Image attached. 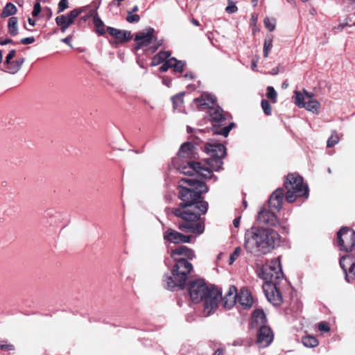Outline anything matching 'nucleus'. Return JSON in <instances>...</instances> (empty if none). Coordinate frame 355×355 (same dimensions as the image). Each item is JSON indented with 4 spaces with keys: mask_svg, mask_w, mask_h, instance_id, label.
<instances>
[{
    "mask_svg": "<svg viewBox=\"0 0 355 355\" xmlns=\"http://www.w3.org/2000/svg\"><path fill=\"white\" fill-rule=\"evenodd\" d=\"M178 189L182 202L172 210L175 216L182 219L178 227L185 233L200 235L204 232L205 225L200 220V216L207 212L208 203L199 200L208 188L204 182L193 178H185L179 180Z\"/></svg>",
    "mask_w": 355,
    "mask_h": 355,
    "instance_id": "obj_1",
    "label": "nucleus"
},
{
    "mask_svg": "<svg viewBox=\"0 0 355 355\" xmlns=\"http://www.w3.org/2000/svg\"><path fill=\"white\" fill-rule=\"evenodd\" d=\"M279 241L280 236L275 230L253 227L245 233L244 248L248 253L261 257L271 252Z\"/></svg>",
    "mask_w": 355,
    "mask_h": 355,
    "instance_id": "obj_2",
    "label": "nucleus"
},
{
    "mask_svg": "<svg viewBox=\"0 0 355 355\" xmlns=\"http://www.w3.org/2000/svg\"><path fill=\"white\" fill-rule=\"evenodd\" d=\"M205 151L209 157L205 159V163L189 162L187 165H182L179 168L180 173L189 177L195 173L199 174L205 178H211L212 171H218L222 168L223 159L226 155V148L221 144H207Z\"/></svg>",
    "mask_w": 355,
    "mask_h": 355,
    "instance_id": "obj_3",
    "label": "nucleus"
},
{
    "mask_svg": "<svg viewBox=\"0 0 355 355\" xmlns=\"http://www.w3.org/2000/svg\"><path fill=\"white\" fill-rule=\"evenodd\" d=\"M189 296L194 303L203 302V315L205 317L215 313L222 300L221 291L216 287L208 286L202 279L191 283Z\"/></svg>",
    "mask_w": 355,
    "mask_h": 355,
    "instance_id": "obj_4",
    "label": "nucleus"
},
{
    "mask_svg": "<svg viewBox=\"0 0 355 355\" xmlns=\"http://www.w3.org/2000/svg\"><path fill=\"white\" fill-rule=\"evenodd\" d=\"M216 101V97L207 92L203 93L200 98L194 100V102L199 108H209V115L212 123L214 134L220 135L226 137L234 126V123H227V116L223 114V110L220 107H214L211 106Z\"/></svg>",
    "mask_w": 355,
    "mask_h": 355,
    "instance_id": "obj_5",
    "label": "nucleus"
},
{
    "mask_svg": "<svg viewBox=\"0 0 355 355\" xmlns=\"http://www.w3.org/2000/svg\"><path fill=\"white\" fill-rule=\"evenodd\" d=\"M284 187L286 189V199L288 202H293L297 198H308V187L304 184L302 178L297 174L288 175Z\"/></svg>",
    "mask_w": 355,
    "mask_h": 355,
    "instance_id": "obj_6",
    "label": "nucleus"
},
{
    "mask_svg": "<svg viewBox=\"0 0 355 355\" xmlns=\"http://www.w3.org/2000/svg\"><path fill=\"white\" fill-rule=\"evenodd\" d=\"M259 275L265 280V284L277 283L278 280L283 277L279 259H273L264 264Z\"/></svg>",
    "mask_w": 355,
    "mask_h": 355,
    "instance_id": "obj_7",
    "label": "nucleus"
},
{
    "mask_svg": "<svg viewBox=\"0 0 355 355\" xmlns=\"http://www.w3.org/2000/svg\"><path fill=\"white\" fill-rule=\"evenodd\" d=\"M337 244L340 250L351 251L355 245V232L348 227L341 228L337 233Z\"/></svg>",
    "mask_w": 355,
    "mask_h": 355,
    "instance_id": "obj_8",
    "label": "nucleus"
},
{
    "mask_svg": "<svg viewBox=\"0 0 355 355\" xmlns=\"http://www.w3.org/2000/svg\"><path fill=\"white\" fill-rule=\"evenodd\" d=\"M193 270V266L187 259H182L175 261V264L172 270V275L177 278L180 284H185L188 277Z\"/></svg>",
    "mask_w": 355,
    "mask_h": 355,
    "instance_id": "obj_9",
    "label": "nucleus"
},
{
    "mask_svg": "<svg viewBox=\"0 0 355 355\" xmlns=\"http://www.w3.org/2000/svg\"><path fill=\"white\" fill-rule=\"evenodd\" d=\"M154 29L153 28H148L142 31L137 33L135 35V49H144L146 51L148 46L156 40V37L153 35Z\"/></svg>",
    "mask_w": 355,
    "mask_h": 355,
    "instance_id": "obj_10",
    "label": "nucleus"
},
{
    "mask_svg": "<svg viewBox=\"0 0 355 355\" xmlns=\"http://www.w3.org/2000/svg\"><path fill=\"white\" fill-rule=\"evenodd\" d=\"M164 239L166 242L180 244V243H190L194 241V237L190 235H184L173 229H168L164 233Z\"/></svg>",
    "mask_w": 355,
    "mask_h": 355,
    "instance_id": "obj_11",
    "label": "nucleus"
},
{
    "mask_svg": "<svg viewBox=\"0 0 355 355\" xmlns=\"http://www.w3.org/2000/svg\"><path fill=\"white\" fill-rule=\"evenodd\" d=\"M277 283L265 284L263 286L268 300L274 306H279L283 302L282 296L277 287Z\"/></svg>",
    "mask_w": 355,
    "mask_h": 355,
    "instance_id": "obj_12",
    "label": "nucleus"
},
{
    "mask_svg": "<svg viewBox=\"0 0 355 355\" xmlns=\"http://www.w3.org/2000/svg\"><path fill=\"white\" fill-rule=\"evenodd\" d=\"M170 257L175 261L185 259L192 260L196 257L194 251L184 245H180L171 250L169 252Z\"/></svg>",
    "mask_w": 355,
    "mask_h": 355,
    "instance_id": "obj_13",
    "label": "nucleus"
},
{
    "mask_svg": "<svg viewBox=\"0 0 355 355\" xmlns=\"http://www.w3.org/2000/svg\"><path fill=\"white\" fill-rule=\"evenodd\" d=\"M273 334L267 326H261L257 333V344L260 347H266L273 340Z\"/></svg>",
    "mask_w": 355,
    "mask_h": 355,
    "instance_id": "obj_14",
    "label": "nucleus"
},
{
    "mask_svg": "<svg viewBox=\"0 0 355 355\" xmlns=\"http://www.w3.org/2000/svg\"><path fill=\"white\" fill-rule=\"evenodd\" d=\"M274 210H268L266 208H263L258 214V220L268 226L275 227L279 224L278 219L274 213Z\"/></svg>",
    "mask_w": 355,
    "mask_h": 355,
    "instance_id": "obj_15",
    "label": "nucleus"
},
{
    "mask_svg": "<svg viewBox=\"0 0 355 355\" xmlns=\"http://www.w3.org/2000/svg\"><path fill=\"white\" fill-rule=\"evenodd\" d=\"M237 304L243 309H250L253 304V299L249 291L242 288L240 292L237 293Z\"/></svg>",
    "mask_w": 355,
    "mask_h": 355,
    "instance_id": "obj_16",
    "label": "nucleus"
},
{
    "mask_svg": "<svg viewBox=\"0 0 355 355\" xmlns=\"http://www.w3.org/2000/svg\"><path fill=\"white\" fill-rule=\"evenodd\" d=\"M223 306L225 309H231L237 304V289L231 286L223 299Z\"/></svg>",
    "mask_w": 355,
    "mask_h": 355,
    "instance_id": "obj_17",
    "label": "nucleus"
},
{
    "mask_svg": "<svg viewBox=\"0 0 355 355\" xmlns=\"http://www.w3.org/2000/svg\"><path fill=\"white\" fill-rule=\"evenodd\" d=\"M340 265L344 272L347 275H355V260L350 256H344L340 260Z\"/></svg>",
    "mask_w": 355,
    "mask_h": 355,
    "instance_id": "obj_18",
    "label": "nucleus"
},
{
    "mask_svg": "<svg viewBox=\"0 0 355 355\" xmlns=\"http://www.w3.org/2000/svg\"><path fill=\"white\" fill-rule=\"evenodd\" d=\"M107 32L113 36L119 42H125L130 40V32L127 31H121L112 27H107Z\"/></svg>",
    "mask_w": 355,
    "mask_h": 355,
    "instance_id": "obj_19",
    "label": "nucleus"
},
{
    "mask_svg": "<svg viewBox=\"0 0 355 355\" xmlns=\"http://www.w3.org/2000/svg\"><path fill=\"white\" fill-rule=\"evenodd\" d=\"M80 13L81 10L78 9H73L71 11H70L67 15H62L58 16L56 18L64 22L70 26V25H71L74 22V20L78 17V15Z\"/></svg>",
    "mask_w": 355,
    "mask_h": 355,
    "instance_id": "obj_20",
    "label": "nucleus"
},
{
    "mask_svg": "<svg viewBox=\"0 0 355 355\" xmlns=\"http://www.w3.org/2000/svg\"><path fill=\"white\" fill-rule=\"evenodd\" d=\"M252 322V324L255 323L257 325L263 326L266 322V316L263 311L256 309L253 312Z\"/></svg>",
    "mask_w": 355,
    "mask_h": 355,
    "instance_id": "obj_21",
    "label": "nucleus"
},
{
    "mask_svg": "<svg viewBox=\"0 0 355 355\" xmlns=\"http://www.w3.org/2000/svg\"><path fill=\"white\" fill-rule=\"evenodd\" d=\"M24 60L23 58L10 61L9 63L4 64L6 65L7 71L10 73H16L21 67Z\"/></svg>",
    "mask_w": 355,
    "mask_h": 355,
    "instance_id": "obj_22",
    "label": "nucleus"
},
{
    "mask_svg": "<svg viewBox=\"0 0 355 355\" xmlns=\"http://www.w3.org/2000/svg\"><path fill=\"white\" fill-rule=\"evenodd\" d=\"M163 282L164 286L168 289H173L176 286L182 287L185 284L179 283L177 278L175 277L173 275V277L169 275L164 276Z\"/></svg>",
    "mask_w": 355,
    "mask_h": 355,
    "instance_id": "obj_23",
    "label": "nucleus"
},
{
    "mask_svg": "<svg viewBox=\"0 0 355 355\" xmlns=\"http://www.w3.org/2000/svg\"><path fill=\"white\" fill-rule=\"evenodd\" d=\"M302 108H305L309 112L317 114L320 108V103L316 99H309V101H306L305 106Z\"/></svg>",
    "mask_w": 355,
    "mask_h": 355,
    "instance_id": "obj_24",
    "label": "nucleus"
},
{
    "mask_svg": "<svg viewBox=\"0 0 355 355\" xmlns=\"http://www.w3.org/2000/svg\"><path fill=\"white\" fill-rule=\"evenodd\" d=\"M193 146L190 143L183 144L178 152V155L183 158H189L192 155Z\"/></svg>",
    "mask_w": 355,
    "mask_h": 355,
    "instance_id": "obj_25",
    "label": "nucleus"
},
{
    "mask_svg": "<svg viewBox=\"0 0 355 355\" xmlns=\"http://www.w3.org/2000/svg\"><path fill=\"white\" fill-rule=\"evenodd\" d=\"M170 55L171 54L168 51L159 52L157 55L153 57L152 60V65L156 66L163 62H165L166 60L168 59Z\"/></svg>",
    "mask_w": 355,
    "mask_h": 355,
    "instance_id": "obj_26",
    "label": "nucleus"
},
{
    "mask_svg": "<svg viewBox=\"0 0 355 355\" xmlns=\"http://www.w3.org/2000/svg\"><path fill=\"white\" fill-rule=\"evenodd\" d=\"M8 32L11 36H16L18 34L17 19L11 17L8 19Z\"/></svg>",
    "mask_w": 355,
    "mask_h": 355,
    "instance_id": "obj_27",
    "label": "nucleus"
},
{
    "mask_svg": "<svg viewBox=\"0 0 355 355\" xmlns=\"http://www.w3.org/2000/svg\"><path fill=\"white\" fill-rule=\"evenodd\" d=\"M17 11V7L12 3H8L3 9L2 17H7L15 15Z\"/></svg>",
    "mask_w": 355,
    "mask_h": 355,
    "instance_id": "obj_28",
    "label": "nucleus"
},
{
    "mask_svg": "<svg viewBox=\"0 0 355 355\" xmlns=\"http://www.w3.org/2000/svg\"><path fill=\"white\" fill-rule=\"evenodd\" d=\"M294 94H295V96H294L295 104L298 107L302 108L304 106H305V103H306V99H305L304 95L299 91H295Z\"/></svg>",
    "mask_w": 355,
    "mask_h": 355,
    "instance_id": "obj_29",
    "label": "nucleus"
},
{
    "mask_svg": "<svg viewBox=\"0 0 355 355\" xmlns=\"http://www.w3.org/2000/svg\"><path fill=\"white\" fill-rule=\"evenodd\" d=\"M302 343L307 347H314L318 345V341L314 336H306L302 338Z\"/></svg>",
    "mask_w": 355,
    "mask_h": 355,
    "instance_id": "obj_30",
    "label": "nucleus"
},
{
    "mask_svg": "<svg viewBox=\"0 0 355 355\" xmlns=\"http://www.w3.org/2000/svg\"><path fill=\"white\" fill-rule=\"evenodd\" d=\"M93 21L96 27V32L99 35H103L105 33V24L103 21L99 18L98 15H95L94 17Z\"/></svg>",
    "mask_w": 355,
    "mask_h": 355,
    "instance_id": "obj_31",
    "label": "nucleus"
},
{
    "mask_svg": "<svg viewBox=\"0 0 355 355\" xmlns=\"http://www.w3.org/2000/svg\"><path fill=\"white\" fill-rule=\"evenodd\" d=\"M272 47V38L271 37H267L265 39L263 44V55L267 58L269 53Z\"/></svg>",
    "mask_w": 355,
    "mask_h": 355,
    "instance_id": "obj_32",
    "label": "nucleus"
},
{
    "mask_svg": "<svg viewBox=\"0 0 355 355\" xmlns=\"http://www.w3.org/2000/svg\"><path fill=\"white\" fill-rule=\"evenodd\" d=\"M275 197H270L268 200V206L270 209L274 211H279L282 208V203L280 202L279 200H275Z\"/></svg>",
    "mask_w": 355,
    "mask_h": 355,
    "instance_id": "obj_33",
    "label": "nucleus"
},
{
    "mask_svg": "<svg viewBox=\"0 0 355 355\" xmlns=\"http://www.w3.org/2000/svg\"><path fill=\"white\" fill-rule=\"evenodd\" d=\"M265 27L270 32L273 31L276 26V20L275 18L266 17L263 21Z\"/></svg>",
    "mask_w": 355,
    "mask_h": 355,
    "instance_id": "obj_34",
    "label": "nucleus"
},
{
    "mask_svg": "<svg viewBox=\"0 0 355 355\" xmlns=\"http://www.w3.org/2000/svg\"><path fill=\"white\" fill-rule=\"evenodd\" d=\"M173 63H175V58H171L166 60L164 63L160 67L159 71L162 72L166 71L169 68L172 67Z\"/></svg>",
    "mask_w": 355,
    "mask_h": 355,
    "instance_id": "obj_35",
    "label": "nucleus"
},
{
    "mask_svg": "<svg viewBox=\"0 0 355 355\" xmlns=\"http://www.w3.org/2000/svg\"><path fill=\"white\" fill-rule=\"evenodd\" d=\"M339 141H340V137L336 132H334L332 133V135H331V137L327 140V147L330 148V147L334 146V145L338 144Z\"/></svg>",
    "mask_w": 355,
    "mask_h": 355,
    "instance_id": "obj_36",
    "label": "nucleus"
},
{
    "mask_svg": "<svg viewBox=\"0 0 355 355\" xmlns=\"http://www.w3.org/2000/svg\"><path fill=\"white\" fill-rule=\"evenodd\" d=\"M172 101L173 103V107L174 109H177L178 107H180L183 104V94H180L174 96L172 98Z\"/></svg>",
    "mask_w": 355,
    "mask_h": 355,
    "instance_id": "obj_37",
    "label": "nucleus"
},
{
    "mask_svg": "<svg viewBox=\"0 0 355 355\" xmlns=\"http://www.w3.org/2000/svg\"><path fill=\"white\" fill-rule=\"evenodd\" d=\"M242 252V249L241 247H237L235 248L234 251L231 254L229 259V264L232 265L235 261V260L240 256Z\"/></svg>",
    "mask_w": 355,
    "mask_h": 355,
    "instance_id": "obj_38",
    "label": "nucleus"
},
{
    "mask_svg": "<svg viewBox=\"0 0 355 355\" xmlns=\"http://www.w3.org/2000/svg\"><path fill=\"white\" fill-rule=\"evenodd\" d=\"M284 196V191L282 189H276L270 196V197H275V200H279L280 202H283V198Z\"/></svg>",
    "mask_w": 355,
    "mask_h": 355,
    "instance_id": "obj_39",
    "label": "nucleus"
},
{
    "mask_svg": "<svg viewBox=\"0 0 355 355\" xmlns=\"http://www.w3.org/2000/svg\"><path fill=\"white\" fill-rule=\"evenodd\" d=\"M266 96L268 98H270L273 103L276 102L277 94L272 87H268Z\"/></svg>",
    "mask_w": 355,
    "mask_h": 355,
    "instance_id": "obj_40",
    "label": "nucleus"
},
{
    "mask_svg": "<svg viewBox=\"0 0 355 355\" xmlns=\"http://www.w3.org/2000/svg\"><path fill=\"white\" fill-rule=\"evenodd\" d=\"M261 107L266 115H270L272 112V107L268 101L262 100Z\"/></svg>",
    "mask_w": 355,
    "mask_h": 355,
    "instance_id": "obj_41",
    "label": "nucleus"
},
{
    "mask_svg": "<svg viewBox=\"0 0 355 355\" xmlns=\"http://www.w3.org/2000/svg\"><path fill=\"white\" fill-rule=\"evenodd\" d=\"M140 19L139 15L133 14L132 12H128L126 17V20L129 23H137Z\"/></svg>",
    "mask_w": 355,
    "mask_h": 355,
    "instance_id": "obj_42",
    "label": "nucleus"
},
{
    "mask_svg": "<svg viewBox=\"0 0 355 355\" xmlns=\"http://www.w3.org/2000/svg\"><path fill=\"white\" fill-rule=\"evenodd\" d=\"M185 65V63L182 61L177 60L175 59V63H173L172 67L173 68L175 71L177 72H182L183 70V68Z\"/></svg>",
    "mask_w": 355,
    "mask_h": 355,
    "instance_id": "obj_43",
    "label": "nucleus"
},
{
    "mask_svg": "<svg viewBox=\"0 0 355 355\" xmlns=\"http://www.w3.org/2000/svg\"><path fill=\"white\" fill-rule=\"evenodd\" d=\"M69 7L68 0H60L58 6V12L60 13L64 11Z\"/></svg>",
    "mask_w": 355,
    "mask_h": 355,
    "instance_id": "obj_44",
    "label": "nucleus"
},
{
    "mask_svg": "<svg viewBox=\"0 0 355 355\" xmlns=\"http://www.w3.org/2000/svg\"><path fill=\"white\" fill-rule=\"evenodd\" d=\"M55 22H56L57 25L60 27V31L62 33H65L67 29L69 27V25H67V24H65L63 21L59 20L57 18H55Z\"/></svg>",
    "mask_w": 355,
    "mask_h": 355,
    "instance_id": "obj_45",
    "label": "nucleus"
},
{
    "mask_svg": "<svg viewBox=\"0 0 355 355\" xmlns=\"http://www.w3.org/2000/svg\"><path fill=\"white\" fill-rule=\"evenodd\" d=\"M15 349V347L11 344L0 343V350L3 351H12Z\"/></svg>",
    "mask_w": 355,
    "mask_h": 355,
    "instance_id": "obj_46",
    "label": "nucleus"
},
{
    "mask_svg": "<svg viewBox=\"0 0 355 355\" xmlns=\"http://www.w3.org/2000/svg\"><path fill=\"white\" fill-rule=\"evenodd\" d=\"M318 329L320 331L328 332L330 330V328L327 323L322 322L318 324Z\"/></svg>",
    "mask_w": 355,
    "mask_h": 355,
    "instance_id": "obj_47",
    "label": "nucleus"
},
{
    "mask_svg": "<svg viewBox=\"0 0 355 355\" xmlns=\"http://www.w3.org/2000/svg\"><path fill=\"white\" fill-rule=\"evenodd\" d=\"M41 12V6L40 3H36L34 6L33 10L32 15L33 17L37 16Z\"/></svg>",
    "mask_w": 355,
    "mask_h": 355,
    "instance_id": "obj_48",
    "label": "nucleus"
},
{
    "mask_svg": "<svg viewBox=\"0 0 355 355\" xmlns=\"http://www.w3.org/2000/svg\"><path fill=\"white\" fill-rule=\"evenodd\" d=\"M35 42L34 37H25L21 40V43L23 44H31Z\"/></svg>",
    "mask_w": 355,
    "mask_h": 355,
    "instance_id": "obj_49",
    "label": "nucleus"
},
{
    "mask_svg": "<svg viewBox=\"0 0 355 355\" xmlns=\"http://www.w3.org/2000/svg\"><path fill=\"white\" fill-rule=\"evenodd\" d=\"M16 53L15 50H11L9 53L7 55L5 60V63H9V62L12 61V58L15 57Z\"/></svg>",
    "mask_w": 355,
    "mask_h": 355,
    "instance_id": "obj_50",
    "label": "nucleus"
},
{
    "mask_svg": "<svg viewBox=\"0 0 355 355\" xmlns=\"http://www.w3.org/2000/svg\"><path fill=\"white\" fill-rule=\"evenodd\" d=\"M304 95L306 99V101H309V99H315L314 94L313 93L309 92L306 90H304Z\"/></svg>",
    "mask_w": 355,
    "mask_h": 355,
    "instance_id": "obj_51",
    "label": "nucleus"
},
{
    "mask_svg": "<svg viewBox=\"0 0 355 355\" xmlns=\"http://www.w3.org/2000/svg\"><path fill=\"white\" fill-rule=\"evenodd\" d=\"M226 10L227 12L229 13H234L235 12L236 10H237V8L236 6L234 5H232V6H228L227 8H226Z\"/></svg>",
    "mask_w": 355,
    "mask_h": 355,
    "instance_id": "obj_52",
    "label": "nucleus"
},
{
    "mask_svg": "<svg viewBox=\"0 0 355 355\" xmlns=\"http://www.w3.org/2000/svg\"><path fill=\"white\" fill-rule=\"evenodd\" d=\"M72 39V37L70 35V36H67V37L65 38H63L61 40V41L63 42V43H65L67 44V45L71 46V40Z\"/></svg>",
    "mask_w": 355,
    "mask_h": 355,
    "instance_id": "obj_53",
    "label": "nucleus"
},
{
    "mask_svg": "<svg viewBox=\"0 0 355 355\" xmlns=\"http://www.w3.org/2000/svg\"><path fill=\"white\" fill-rule=\"evenodd\" d=\"M12 40L11 39H6V40H0V44L1 45H6L10 43H12Z\"/></svg>",
    "mask_w": 355,
    "mask_h": 355,
    "instance_id": "obj_54",
    "label": "nucleus"
},
{
    "mask_svg": "<svg viewBox=\"0 0 355 355\" xmlns=\"http://www.w3.org/2000/svg\"><path fill=\"white\" fill-rule=\"evenodd\" d=\"M258 19V16L256 14H253L251 17V24L255 25Z\"/></svg>",
    "mask_w": 355,
    "mask_h": 355,
    "instance_id": "obj_55",
    "label": "nucleus"
},
{
    "mask_svg": "<svg viewBox=\"0 0 355 355\" xmlns=\"http://www.w3.org/2000/svg\"><path fill=\"white\" fill-rule=\"evenodd\" d=\"M352 21V19H351L350 17H347V18L344 20L343 23L345 24V25L346 26H352V25L351 24Z\"/></svg>",
    "mask_w": 355,
    "mask_h": 355,
    "instance_id": "obj_56",
    "label": "nucleus"
},
{
    "mask_svg": "<svg viewBox=\"0 0 355 355\" xmlns=\"http://www.w3.org/2000/svg\"><path fill=\"white\" fill-rule=\"evenodd\" d=\"M241 217H237L233 220V225L235 227H238L240 224Z\"/></svg>",
    "mask_w": 355,
    "mask_h": 355,
    "instance_id": "obj_57",
    "label": "nucleus"
},
{
    "mask_svg": "<svg viewBox=\"0 0 355 355\" xmlns=\"http://www.w3.org/2000/svg\"><path fill=\"white\" fill-rule=\"evenodd\" d=\"M346 26L343 22L340 23L338 26H336L335 28L337 29L339 31H342Z\"/></svg>",
    "mask_w": 355,
    "mask_h": 355,
    "instance_id": "obj_58",
    "label": "nucleus"
},
{
    "mask_svg": "<svg viewBox=\"0 0 355 355\" xmlns=\"http://www.w3.org/2000/svg\"><path fill=\"white\" fill-rule=\"evenodd\" d=\"M214 355H223V350L218 349L214 354Z\"/></svg>",
    "mask_w": 355,
    "mask_h": 355,
    "instance_id": "obj_59",
    "label": "nucleus"
},
{
    "mask_svg": "<svg viewBox=\"0 0 355 355\" xmlns=\"http://www.w3.org/2000/svg\"><path fill=\"white\" fill-rule=\"evenodd\" d=\"M28 21L29 24L32 26H34L35 25V20L32 19L31 18H28Z\"/></svg>",
    "mask_w": 355,
    "mask_h": 355,
    "instance_id": "obj_60",
    "label": "nucleus"
},
{
    "mask_svg": "<svg viewBox=\"0 0 355 355\" xmlns=\"http://www.w3.org/2000/svg\"><path fill=\"white\" fill-rule=\"evenodd\" d=\"M191 21L195 26H199L200 25L199 21L198 20L195 19H192Z\"/></svg>",
    "mask_w": 355,
    "mask_h": 355,
    "instance_id": "obj_61",
    "label": "nucleus"
},
{
    "mask_svg": "<svg viewBox=\"0 0 355 355\" xmlns=\"http://www.w3.org/2000/svg\"><path fill=\"white\" fill-rule=\"evenodd\" d=\"M45 10H46L47 14H48V15H49V17H51V15H52V12H51V9H50V8H45Z\"/></svg>",
    "mask_w": 355,
    "mask_h": 355,
    "instance_id": "obj_62",
    "label": "nucleus"
},
{
    "mask_svg": "<svg viewBox=\"0 0 355 355\" xmlns=\"http://www.w3.org/2000/svg\"><path fill=\"white\" fill-rule=\"evenodd\" d=\"M138 10H139L138 6H135L132 8V10H131L130 12H132V13H134V12H137V11H138Z\"/></svg>",
    "mask_w": 355,
    "mask_h": 355,
    "instance_id": "obj_63",
    "label": "nucleus"
},
{
    "mask_svg": "<svg viewBox=\"0 0 355 355\" xmlns=\"http://www.w3.org/2000/svg\"><path fill=\"white\" fill-rule=\"evenodd\" d=\"M288 86V84L286 83V82H284L283 84H282V87L283 88H287Z\"/></svg>",
    "mask_w": 355,
    "mask_h": 355,
    "instance_id": "obj_64",
    "label": "nucleus"
}]
</instances>
